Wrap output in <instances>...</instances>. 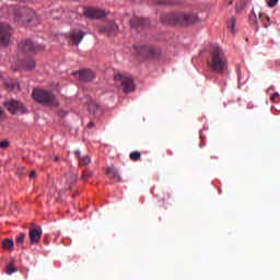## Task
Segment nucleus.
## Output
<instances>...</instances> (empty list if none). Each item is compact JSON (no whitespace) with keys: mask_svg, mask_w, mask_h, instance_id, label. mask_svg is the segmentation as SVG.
Segmentation results:
<instances>
[{"mask_svg":"<svg viewBox=\"0 0 280 280\" xmlns=\"http://www.w3.org/2000/svg\"><path fill=\"white\" fill-rule=\"evenodd\" d=\"M148 25H150V21H148L147 19L133 16L130 20V26L133 27L135 30H141L143 27H148Z\"/></svg>","mask_w":280,"mask_h":280,"instance_id":"nucleus-14","label":"nucleus"},{"mask_svg":"<svg viewBox=\"0 0 280 280\" xmlns=\"http://www.w3.org/2000/svg\"><path fill=\"white\" fill-rule=\"evenodd\" d=\"M279 97V93H273L272 96L270 97L271 102H277V98Z\"/></svg>","mask_w":280,"mask_h":280,"instance_id":"nucleus-32","label":"nucleus"},{"mask_svg":"<svg viewBox=\"0 0 280 280\" xmlns=\"http://www.w3.org/2000/svg\"><path fill=\"white\" fill-rule=\"evenodd\" d=\"M105 174L109 177V178H117L118 182L120 183L121 180V176L119 175V173L117 172V170L113 168V167H107L105 170Z\"/></svg>","mask_w":280,"mask_h":280,"instance_id":"nucleus-16","label":"nucleus"},{"mask_svg":"<svg viewBox=\"0 0 280 280\" xmlns=\"http://www.w3.org/2000/svg\"><path fill=\"white\" fill-rule=\"evenodd\" d=\"M236 23H237V20H235V18H231L228 22V27H229L230 32H232V34H235Z\"/></svg>","mask_w":280,"mask_h":280,"instance_id":"nucleus-21","label":"nucleus"},{"mask_svg":"<svg viewBox=\"0 0 280 280\" xmlns=\"http://www.w3.org/2000/svg\"><path fill=\"white\" fill-rule=\"evenodd\" d=\"M277 3H279V0H268L267 1L268 8H275L277 5Z\"/></svg>","mask_w":280,"mask_h":280,"instance_id":"nucleus-30","label":"nucleus"},{"mask_svg":"<svg viewBox=\"0 0 280 280\" xmlns=\"http://www.w3.org/2000/svg\"><path fill=\"white\" fill-rule=\"evenodd\" d=\"M159 5H174V2L170 1V0H161L158 1Z\"/></svg>","mask_w":280,"mask_h":280,"instance_id":"nucleus-29","label":"nucleus"},{"mask_svg":"<svg viewBox=\"0 0 280 280\" xmlns=\"http://www.w3.org/2000/svg\"><path fill=\"white\" fill-rule=\"evenodd\" d=\"M257 30H259V27H258V26H256V31H257Z\"/></svg>","mask_w":280,"mask_h":280,"instance_id":"nucleus-38","label":"nucleus"},{"mask_svg":"<svg viewBox=\"0 0 280 280\" xmlns=\"http://www.w3.org/2000/svg\"><path fill=\"white\" fill-rule=\"evenodd\" d=\"M19 49L24 52L27 51H43L45 46L37 44L36 42H32V39H26L19 44Z\"/></svg>","mask_w":280,"mask_h":280,"instance_id":"nucleus-9","label":"nucleus"},{"mask_svg":"<svg viewBox=\"0 0 280 280\" xmlns=\"http://www.w3.org/2000/svg\"><path fill=\"white\" fill-rule=\"evenodd\" d=\"M3 115V109L0 107V117Z\"/></svg>","mask_w":280,"mask_h":280,"instance_id":"nucleus-36","label":"nucleus"},{"mask_svg":"<svg viewBox=\"0 0 280 280\" xmlns=\"http://www.w3.org/2000/svg\"><path fill=\"white\" fill-rule=\"evenodd\" d=\"M7 275H14L16 272V268H14V265L10 262L5 268Z\"/></svg>","mask_w":280,"mask_h":280,"instance_id":"nucleus-26","label":"nucleus"},{"mask_svg":"<svg viewBox=\"0 0 280 280\" xmlns=\"http://www.w3.org/2000/svg\"><path fill=\"white\" fill-rule=\"evenodd\" d=\"M88 128H95V121H90L89 124H88Z\"/></svg>","mask_w":280,"mask_h":280,"instance_id":"nucleus-33","label":"nucleus"},{"mask_svg":"<svg viewBox=\"0 0 280 280\" xmlns=\"http://www.w3.org/2000/svg\"><path fill=\"white\" fill-rule=\"evenodd\" d=\"M28 237L31 240V244H38V242H40V237H43V229H40V226L31 228L28 231Z\"/></svg>","mask_w":280,"mask_h":280,"instance_id":"nucleus-12","label":"nucleus"},{"mask_svg":"<svg viewBox=\"0 0 280 280\" xmlns=\"http://www.w3.org/2000/svg\"><path fill=\"white\" fill-rule=\"evenodd\" d=\"M30 178H36V171H32V172H31Z\"/></svg>","mask_w":280,"mask_h":280,"instance_id":"nucleus-34","label":"nucleus"},{"mask_svg":"<svg viewBox=\"0 0 280 280\" xmlns=\"http://www.w3.org/2000/svg\"><path fill=\"white\" fill-rule=\"evenodd\" d=\"M249 23L250 25H257V14H255V11H252L249 14Z\"/></svg>","mask_w":280,"mask_h":280,"instance_id":"nucleus-27","label":"nucleus"},{"mask_svg":"<svg viewBox=\"0 0 280 280\" xmlns=\"http://www.w3.org/2000/svg\"><path fill=\"white\" fill-rule=\"evenodd\" d=\"M12 37V27L10 24L0 22V47H8Z\"/></svg>","mask_w":280,"mask_h":280,"instance_id":"nucleus-8","label":"nucleus"},{"mask_svg":"<svg viewBox=\"0 0 280 280\" xmlns=\"http://www.w3.org/2000/svg\"><path fill=\"white\" fill-rule=\"evenodd\" d=\"M9 12L13 14L16 21H21L22 23L31 24V25H38V16H36V12L32 9H21L19 7H10Z\"/></svg>","mask_w":280,"mask_h":280,"instance_id":"nucleus-3","label":"nucleus"},{"mask_svg":"<svg viewBox=\"0 0 280 280\" xmlns=\"http://www.w3.org/2000/svg\"><path fill=\"white\" fill-rule=\"evenodd\" d=\"M133 49L138 56H143L144 58H156L160 54L159 48L154 46L136 45Z\"/></svg>","mask_w":280,"mask_h":280,"instance_id":"nucleus-7","label":"nucleus"},{"mask_svg":"<svg viewBox=\"0 0 280 280\" xmlns=\"http://www.w3.org/2000/svg\"><path fill=\"white\" fill-rule=\"evenodd\" d=\"M114 80L116 84L120 85L124 93H132V91H135V82L131 78L117 73L115 74Z\"/></svg>","mask_w":280,"mask_h":280,"instance_id":"nucleus-5","label":"nucleus"},{"mask_svg":"<svg viewBox=\"0 0 280 280\" xmlns=\"http://www.w3.org/2000/svg\"><path fill=\"white\" fill-rule=\"evenodd\" d=\"M160 21L163 25H194L200 23V18L196 13H167Z\"/></svg>","mask_w":280,"mask_h":280,"instance_id":"nucleus-1","label":"nucleus"},{"mask_svg":"<svg viewBox=\"0 0 280 280\" xmlns=\"http://www.w3.org/2000/svg\"><path fill=\"white\" fill-rule=\"evenodd\" d=\"M33 100L38 104H44V106H58L56 95L49 91L35 89L33 91Z\"/></svg>","mask_w":280,"mask_h":280,"instance_id":"nucleus-4","label":"nucleus"},{"mask_svg":"<svg viewBox=\"0 0 280 280\" xmlns=\"http://www.w3.org/2000/svg\"><path fill=\"white\" fill-rule=\"evenodd\" d=\"M208 67H210V71H213V73H224L226 71V55H224V50L220 46L212 48Z\"/></svg>","mask_w":280,"mask_h":280,"instance_id":"nucleus-2","label":"nucleus"},{"mask_svg":"<svg viewBox=\"0 0 280 280\" xmlns=\"http://www.w3.org/2000/svg\"><path fill=\"white\" fill-rule=\"evenodd\" d=\"M88 178H93V171H91V170H84L83 171L81 179L82 180H88Z\"/></svg>","mask_w":280,"mask_h":280,"instance_id":"nucleus-24","label":"nucleus"},{"mask_svg":"<svg viewBox=\"0 0 280 280\" xmlns=\"http://www.w3.org/2000/svg\"><path fill=\"white\" fill-rule=\"evenodd\" d=\"M97 103H95V101H89L88 102V110L89 113H92L93 115H95L97 113Z\"/></svg>","mask_w":280,"mask_h":280,"instance_id":"nucleus-19","label":"nucleus"},{"mask_svg":"<svg viewBox=\"0 0 280 280\" xmlns=\"http://www.w3.org/2000/svg\"><path fill=\"white\" fill-rule=\"evenodd\" d=\"M3 105L11 115H25V113H27L25 105H23L21 101H16L14 98L4 102Z\"/></svg>","mask_w":280,"mask_h":280,"instance_id":"nucleus-6","label":"nucleus"},{"mask_svg":"<svg viewBox=\"0 0 280 280\" xmlns=\"http://www.w3.org/2000/svg\"><path fill=\"white\" fill-rule=\"evenodd\" d=\"M118 30H119V26L114 22H109L105 26L101 27L102 34H107V36H115Z\"/></svg>","mask_w":280,"mask_h":280,"instance_id":"nucleus-15","label":"nucleus"},{"mask_svg":"<svg viewBox=\"0 0 280 280\" xmlns=\"http://www.w3.org/2000/svg\"><path fill=\"white\" fill-rule=\"evenodd\" d=\"M91 163V156L82 155L79 158V165L80 167H84V165H89Z\"/></svg>","mask_w":280,"mask_h":280,"instance_id":"nucleus-20","label":"nucleus"},{"mask_svg":"<svg viewBox=\"0 0 280 280\" xmlns=\"http://www.w3.org/2000/svg\"><path fill=\"white\" fill-rule=\"evenodd\" d=\"M259 19L264 24V27H268V24L266 23H270V18L264 13H259Z\"/></svg>","mask_w":280,"mask_h":280,"instance_id":"nucleus-25","label":"nucleus"},{"mask_svg":"<svg viewBox=\"0 0 280 280\" xmlns=\"http://www.w3.org/2000/svg\"><path fill=\"white\" fill-rule=\"evenodd\" d=\"M129 159H130V161H135V162L141 161V152H139V151L131 152L129 154Z\"/></svg>","mask_w":280,"mask_h":280,"instance_id":"nucleus-22","label":"nucleus"},{"mask_svg":"<svg viewBox=\"0 0 280 280\" xmlns=\"http://www.w3.org/2000/svg\"><path fill=\"white\" fill-rule=\"evenodd\" d=\"M7 148H10V142L8 140H2L0 142V149L1 150H7Z\"/></svg>","mask_w":280,"mask_h":280,"instance_id":"nucleus-28","label":"nucleus"},{"mask_svg":"<svg viewBox=\"0 0 280 280\" xmlns=\"http://www.w3.org/2000/svg\"><path fill=\"white\" fill-rule=\"evenodd\" d=\"M84 14L89 19H104L106 16V12L104 10L95 8L85 9Z\"/></svg>","mask_w":280,"mask_h":280,"instance_id":"nucleus-13","label":"nucleus"},{"mask_svg":"<svg viewBox=\"0 0 280 280\" xmlns=\"http://www.w3.org/2000/svg\"><path fill=\"white\" fill-rule=\"evenodd\" d=\"M35 67H36V61L34 59L30 58L24 61V69L26 71H32V69H35Z\"/></svg>","mask_w":280,"mask_h":280,"instance_id":"nucleus-17","label":"nucleus"},{"mask_svg":"<svg viewBox=\"0 0 280 280\" xmlns=\"http://www.w3.org/2000/svg\"><path fill=\"white\" fill-rule=\"evenodd\" d=\"M74 77L78 78L81 82H93L95 80V72L91 69L80 70L74 73Z\"/></svg>","mask_w":280,"mask_h":280,"instance_id":"nucleus-10","label":"nucleus"},{"mask_svg":"<svg viewBox=\"0 0 280 280\" xmlns=\"http://www.w3.org/2000/svg\"><path fill=\"white\" fill-rule=\"evenodd\" d=\"M24 242H25V234L20 233L19 236L15 237V244L18 246H23Z\"/></svg>","mask_w":280,"mask_h":280,"instance_id":"nucleus-23","label":"nucleus"},{"mask_svg":"<svg viewBox=\"0 0 280 280\" xmlns=\"http://www.w3.org/2000/svg\"><path fill=\"white\" fill-rule=\"evenodd\" d=\"M55 161H60V158L56 156V158H55Z\"/></svg>","mask_w":280,"mask_h":280,"instance_id":"nucleus-37","label":"nucleus"},{"mask_svg":"<svg viewBox=\"0 0 280 280\" xmlns=\"http://www.w3.org/2000/svg\"><path fill=\"white\" fill-rule=\"evenodd\" d=\"M172 198V196L170 195V192H164L163 197H162V202H167V199Z\"/></svg>","mask_w":280,"mask_h":280,"instance_id":"nucleus-31","label":"nucleus"},{"mask_svg":"<svg viewBox=\"0 0 280 280\" xmlns=\"http://www.w3.org/2000/svg\"><path fill=\"white\" fill-rule=\"evenodd\" d=\"M74 155L78 156V159L80 160V158H82V155H80V151H74Z\"/></svg>","mask_w":280,"mask_h":280,"instance_id":"nucleus-35","label":"nucleus"},{"mask_svg":"<svg viewBox=\"0 0 280 280\" xmlns=\"http://www.w3.org/2000/svg\"><path fill=\"white\" fill-rule=\"evenodd\" d=\"M86 36V33L80 31V30H73L69 33L70 38V45H80L82 43V39Z\"/></svg>","mask_w":280,"mask_h":280,"instance_id":"nucleus-11","label":"nucleus"},{"mask_svg":"<svg viewBox=\"0 0 280 280\" xmlns=\"http://www.w3.org/2000/svg\"><path fill=\"white\" fill-rule=\"evenodd\" d=\"M2 248H4L5 250H14V241L5 238L2 242Z\"/></svg>","mask_w":280,"mask_h":280,"instance_id":"nucleus-18","label":"nucleus"}]
</instances>
